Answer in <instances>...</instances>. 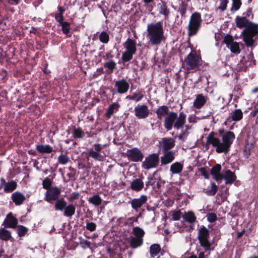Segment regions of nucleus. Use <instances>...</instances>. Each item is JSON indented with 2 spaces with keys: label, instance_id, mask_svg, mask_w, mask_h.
Instances as JSON below:
<instances>
[{
  "label": "nucleus",
  "instance_id": "9d476101",
  "mask_svg": "<svg viewBox=\"0 0 258 258\" xmlns=\"http://www.w3.org/2000/svg\"><path fill=\"white\" fill-rule=\"evenodd\" d=\"M209 236L208 230L205 227L201 228L199 231L198 238L201 246L204 247L206 250L210 249L211 244L208 240Z\"/></svg>",
  "mask_w": 258,
  "mask_h": 258
},
{
  "label": "nucleus",
  "instance_id": "c85d7f7f",
  "mask_svg": "<svg viewBox=\"0 0 258 258\" xmlns=\"http://www.w3.org/2000/svg\"><path fill=\"white\" fill-rule=\"evenodd\" d=\"M144 182L141 179H136L131 183V188L135 190L139 191L144 187Z\"/></svg>",
  "mask_w": 258,
  "mask_h": 258
},
{
  "label": "nucleus",
  "instance_id": "5701e85b",
  "mask_svg": "<svg viewBox=\"0 0 258 258\" xmlns=\"http://www.w3.org/2000/svg\"><path fill=\"white\" fill-rule=\"evenodd\" d=\"M12 199L15 205L18 206L22 205L26 198L21 192L16 191L12 195Z\"/></svg>",
  "mask_w": 258,
  "mask_h": 258
},
{
  "label": "nucleus",
  "instance_id": "f704fd0d",
  "mask_svg": "<svg viewBox=\"0 0 258 258\" xmlns=\"http://www.w3.org/2000/svg\"><path fill=\"white\" fill-rule=\"evenodd\" d=\"M177 231L179 232H183L190 231L188 228V225L184 222H178L175 224Z\"/></svg>",
  "mask_w": 258,
  "mask_h": 258
},
{
  "label": "nucleus",
  "instance_id": "4d7b16f0",
  "mask_svg": "<svg viewBox=\"0 0 258 258\" xmlns=\"http://www.w3.org/2000/svg\"><path fill=\"white\" fill-rule=\"evenodd\" d=\"M80 196L78 192H73L68 199L70 202H72L74 200L78 199Z\"/></svg>",
  "mask_w": 258,
  "mask_h": 258
},
{
  "label": "nucleus",
  "instance_id": "37998d69",
  "mask_svg": "<svg viewBox=\"0 0 258 258\" xmlns=\"http://www.w3.org/2000/svg\"><path fill=\"white\" fill-rule=\"evenodd\" d=\"M159 13L167 17L169 15V11L167 10V6L164 3L159 4Z\"/></svg>",
  "mask_w": 258,
  "mask_h": 258
},
{
  "label": "nucleus",
  "instance_id": "bb28decb",
  "mask_svg": "<svg viewBox=\"0 0 258 258\" xmlns=\"http://www.w3.org/2000/svg\"><path fill=\"white\" fill-rule=\"evenodd\" d=\"M36 149L40 153H51L53 151L52 148L49 145H37Z\"/></svg>",
  "mask_w": 258,
  "mask_h": 258
},
{
  "label": "nucleus",
  "instance_id": "f03ea898",
  "mask_svg": "<svg viewBox=\"0 0 258 258\" xmlns=\"http://www.w3.org/2000/svg\"><path fill=\"white\" fill-rule=\"evenodd\" d=\"M222 133H223V131H220L219 132L222 137V140L210 135L208 137V141L213 147L216 148V151L217 153L223 152L225 154H227L229 152L230 147L235 139V135L231 131L227 132L222 135L221 134Z\"/></svg>",
  "mask_w": 258,
  "mask_h": 258
},
{
  "label": "nucleus",
  "instance_id": "ea45409f",
  "mask_svg": "<svg viewBox=\"0 0 258 258\" xmlns=\"http://www.w3.org/2000/svg\"><path fill=\"white\" fill-rule=\"evenodd\" d=\"M88 201L90 203H91L95 206H99L102 202L101 198L97 195L89 198Z\"/></svg>",
  "mask_w": 258,
  "mask_h": 258
},
{
  "label": "nucleus",
  "instance_id": "8fccbe9b",
  "mask_svg": "<svg viewBox=\"0 0 258 258\" xmlns=\"http://www.w3.org/2000/svg\"><path fill=\"white\" fill-rule=\"evenodd\" d=\"M143 97L144 95L139 91L133 94L132 100L137 102L141 100Z\"/></svg>",
  "mask_w": 258,
  "mask_h": 258
},
{
  "label": "nucleus",
  "instance_id": "c756f323",
  "mask_svg": "<svg viewBox=\"0 0 258 258\" xmlns=\"http://www.w3.org/2000/svg\"><path fill=\"white\" fill-rule=\"evenodd\" d=\"M17 183L14 180H11L7 182L6 185L4 187V190L6 193L11 192L17 188Z\"/></svg>",
  "mask_w": 258,
  "mask_h": 258
},
{
  "label": "nucleus",
  "instance_id": "603ef678",
  "mask_svg": "<svg viewBox=\"0 0 258 258\" xmlns=\"http://www.w3.org/2000/svg\"><path fill=\"white\" fill-rule=\"evenodd\" d=\"M86 229L91 232L94 231L96 229V225L94 222H87L86 223Z\"/></svg>",
  "mask_w": 258,
  "mask_h": 258
},
{
  "label": "nucleus",
  "instance_id": "b1692460",
  "mask_svg": "<svg viewBox=\"0 0 258 258\" xmlns=\"http://www.w3.org/2000/svg\"><path fill=\"white\" fill-rule=\"evenodd\" d=\"M243 118V112L240 109H235L232 111L229 115V118L233 121H238Z\"/></svg>",
  "mask_w": 258,
  "mask_h": 258
},
{
  "label": "nucleus",
  "instance_id": "393cba45",
  "mask_svg": "<svg viewBox=\"0 0 258 258\" xmlns=\"http://www.w3.org/2000/svg\"><path fill=\"white\" fill-rule=\"evenodd\" d=\"M135 115L139 118H144L145 117V105H139L135 107Z\"/></svg>",
  "mask_w": 258,
  "mask_h": 258
},
{
  "label": "nucleus",
  "instance_id": "4be33fe9",
  "mask_svg": "<svg viewBox=\"0 0 258 258\" xmlns=\"http://www.w3.org/2000/svg\"><path fill=\"white\" fill-rule=\"evenodd\" d=\"M208 97L204 96L203 94H198L194 102V106L197 109L201 108L206 103Z\"/></svg>",
  "mask_w": 258,
  "mask_h": 258
},
{
  "label": "nucleus",
  "instance_id": "ddd939ff",
  "mask_svg": "<svg viewBox=\"0 0 258 258\" xmlns=\"http://www.w3.org/2000/svg\"><path fill=\"white\" fill-rule=\"evenodd\" d=\"M114 87L118 93L124 94L128 91L130 84L126 80L122 79L115 82Z\"/></svg>",
  "mask_w": 258,
  "mask_h": 258
},
{
  "label": "nucleus",
  "instance_id": "412c9836",
  "mask_svg": "<svg viewBox=\"0 0 258 258\" xmlns=\"http://www.w3.org/2000/svg\"><path fill=\"white\" fill-rule=\"evenodd\" d=\"M222 177V180H225L226 184H231L236 179L235 173L229 169L225 170Z\"/></svg>",
  "mask_w": 258,
  "mask_h": 258
},
{
  "label": "nucleus",
  "instance_id": "0e129e2a",
  "mask_svg": "<svg viewBox=\"0 0 258 258\" xmlns=\"http://www.w3.org/2000/svg\"><path fill=\"white\" fill-rule=\"evenodd\" d=\"M188 258H205V253L204 252H200L199 254L198 257L196 255H191Z\"/></svg>",
  "mask_w": 258,
  "mask_h": 258
},
{
  "label": "nucleus",
  "instance_id": "c9c22d12",
  "mask_svg": "<svg viewBox=\"0 0 258 258\" xmlns=\"http://www.w3.org/2000/svg\"><path fill=\"white\" fill-rule=\"evenodd\" d=\"M119 106V104L116 102L111 104L108 108L107 112H106V116L109 118L110 117L111 115L118 109Z\"/></svg>",
  "mask_w": 258,
  "mask_h": 258
},
{
  "label": "nucleus",
  "instance_id": "bf43d9fd",
  "mask_svg": "<svg viewBox=\"0 0 258 258\" xmlns=\"http://www.w3.org/2000/svg\"><path fill=\"white\" fill-rule=\"evenodd\" d=\"M200 120V118L195 114H191L188 118V120L190 123H196Z\"/></svg>",
  "mask_w": 258,
  "mask_h": 258
},
{
  "label": "nucleus",
  "instance_id": "cd10ccee",
  "mask_svg": "<svg viewBox=\"0 0 258 258\" xmlns=\"http://www.w3.org/2000/svg\"><path fill=\"white\" fill-rule=\"evenodd\" d=\"M169 113V108L165 105L160 106L156 110L157 116L159 119L167 116Z\"/></svg>",
  "mask_w": 258,
  "mask_h": 258
},
{
  "label": "nucleus",
  "instance_id": "2f4dec72",
  "mask_svg": "<svg viewBox=\"0 0 258 258\" xmlns=\"http://www.w3.org/2000/svg\"><path fill=\"white\" fill-rule=\"evenodd\" d=\"M56 202L54 204L55 210L56 211H62L67 205L66 201L63 198L58 199L56 200Z\"/></svg>",
  "mask_w": 258,
  "mask_h": 258
},
{
  "label": "nucleus",
  "instance_id": "680f3d73",
  "mask_svg": "<svg viewBox=\"0 0 258 258\" xmlns=\"http://www.w3.org/2000/svg\"><path fill=\"white\" fill-rule=\"evenodd\" d=\"M200 172L202 175H203L205 178L208 179L209 175L208 171L204 168H202L200 169Z\"/></svg>",
  "mask_w": 258,
  "mask_h": 258
},
{
  "label": "nucleus",
  "instance_id": "338daca9",
  "mask_svg": "<svg viewBox=\"0 0 258 258\" xmlns=\"http://www.w3.org/2000/svg\"><path fill=\"white\" fill-rule=\"evenodd\" d=\"M7 182H6L5 179L4 178H2L1 179V183H0V188H2L3 187H4Z\"/></svg>",
  "mask_w": 258,
  "mask_h": 258
},
{
  "label": "nucleus",
  "instance_id": "1a4fd4ad",
  "mask_svg": "<svg viewBox=\"0 0 258 258\" xmlns=\"http://www.w3.org/2000/svg\"><path fill=\"white\" fill-rule=\"evenodd\" d=\"M104 147V145L98 143L94 144L89 149L86 154L88 157H91L95 160L102 161L105 157V154L102 151Z\"/></svg>",
  "mask_w": 258,
  "mask_h": 258
},
{
  "label": "nucleus",
  "instance_id": "a211bd4d",
  "mask_svg": "<svg viewBox=\"0 0 258 258\" xmlns=\"http://www.w3.org/2000/svg\"><path fill=\"white\" fill-rule=\"evenodd\" d=\"M18 224V220L11 213L9 214L4 220L3 225L5 228H15Z\"/></svg>",
  "mask_w": 258,
  "mask_h": 258
},
{
  "label": "nucleus",
  "instance_id": "f8f14e48",
  "mask_svg": "<svg viewBox=\"0 0 258 258\" xmlns=\"http://www.w3.org/2000/svg\"><path fill=\"white\" fill-rule=\"evenodd\" d=\"M178 116L177 113L171 111L166 116L164 120V127L168 131L171 130L176 121L177 120Z\"/></svg>",
  "mask_w": 258,
  "mask_h": 258
},
{
  "label": "nucleus",
  "instance_id": "20e7f679",
  "mask_svg": "<svg viewBox=\"0 0 258 258\" xmlns=\"http://www.w3.org/2000/svg\"><path fill=\"white\" fill-rule=\"evenodd\" d=\"M186 114L183 112H180L178 117L174 124V127L177 130L181 129V133L179 135V139L185 140L189 134V131L191 126L186 124L184 125L186 121Z\"/></svg>",
  "mask_w": 258,
  "mask_h": 258
},
{
  "label": "nucleus",
  "instance_id": "49530a36",
  "mask_svg": "<svg viewBox=\"0 0 258 258\" xmlns=\"http://www.w3.org/2000/svg\"><path fill=\"white\" fill-rule=\"evenodd\" d=\"M218 190V186L214 182L211 183V189L207 190L205 193L208 196H214L216 194Z\"/></svg>",
  "mask_w": 258,
  "mask_h": 258
},
{
  "label": "nucleus",
  "instance_id": "f257e3e1",
  "mask_svg": "<svg viewBox=\"0 0 258 258\" xmlns=\"http://www.w3.org/2000/svg\"><path fill=\"white\" fill-rule=\"evenodd\" d=\"M235 22L237 27L245 28L241 32L243 41L247 46H251L254 43V37L258 34L257 25L249 21L244 17L237 16Z\"/></svg>",
  "mask_w": 258,
  "mask_h": 258
},
{
  "label": "nucleus",
  "instance_id": "e433bc0d",
  "mask_svg": "<svg viewBox=\"0 0 258 258\" xmlns=\"http://www.w3.org/2000/svg\"><path fill=\"white\" fill-rule=\"evenodd\" d=\"M161 250L160 246L158 244H152L150 246V253L151 256L154 257L156 256Z\"/></svg>",
  "mask_w": 258,
  "mask_h": 258
},
{
  "label": "nucleus",
  "instance_id": "3c124183",
  "mask_svg": "<svg viewBox=\"0 0 258 258\" xmlns=\"http://www.w3.org/2000/svg\"><path fill=\"white\" fill-rule=\"evenodd\" d=\"M43 187L44 189L48 190L51 185V181L48 178H45L42 182Z\"/></svg>",
  "mask_w": 258,
  "mask_h": 258
},
{
  "label": "nucleus",
  "instance_id": "052dcab7",
  "mask_svg": "<svg viewBox=\"0 0 258 258\" xmlns=\"http://www.w3.org/2000/svg\"><path fill=\"white\" fill-rule=\"evenodd\" d=\"M227 3V0H220V6H219V9L222 11L225 10L226 9Z\"/></svg>",
  "mask_w": 258,
  "mask_h": 258
},
{
  "label": "nucleus",
  "instance_id": "09e8293b",
  "mask_svg": "<svg viewBox=\"0 0 258 258\" xmlns=\"http://www.w3.org/2000/svg\"><path fill=\"white\" fill-rule=\"evenodd\" d=\"M62 26V31L63 33L66 35L69 33L70 30V24L68 22H64L61 24Z\"/></svg>",
  "mask_w": 258,
  "mask_h": 258
},
{
  "label": "nucleus",
  "instance_id": "6ab92c4d",
  "mask_svg": "<svg viewBox=\"0 0 258 258\" xmlns=\"http://www.w3.org/2000/svg\"><path fill=\"white\" fill-rule=\"evenodd\" d=\"M164 154L161 157L162 165H165L171 163L175 158V152L173 151L164 152Z\"/></svg>",
  "mask_w": 258,
  "mask_h": 258
},
{
  "label": "nucleus",
  "instance_id": "6e6d98bb",
  "mask_svg": "<svg viewBox=\"0 0 258 258\" xmlns=\"http://www.w3.org/2000/svg\"><path fill=\"white\" fill-rule=\"evenodd\" d=\"M241 5L240 0H232V9L237 11Z\"/></svg>",
  "mask_w": 258,
  "mask_h": 258
},
{
  "label": "nucleus",
  "instance_id": "a19ab883",
  "mask_svg": "<svg viewBox=\"0 0 258 258\" xmlns=\"http://www.w3.org/2000/svg\"><path fill=\"white\" fill-rule=\"evenodd\" d=\"M99 39L102 43H107L109 41V34L106 32L103 31L99 34Z\"/></svg>",
  "mask_w": 258,
  "mask_h": 258
},
{
  "label": "nucleus",
  "instance_id": "de8ad7c7",
  "mask_svg": "<svg viewBox=\"0 0 258 258\" xmlns=\"http://www.w3.org/2000/svg\"><path fill=\"white\" fill-rule=\"evenodd\" d=\"M18 234L19 236H24L28 232V229L26 227L19 225L18 226Z\"/></svg>",
  "mask_w": 258,
  "mask_h": 258
},
{
  "label": "nucleus",
  "instance_id": "473e14b6",
  "mask_svg": "<svg viewBox=\"0 0 258 258\" xmlns=\"http://www.w3.org/2000/svg\"><path fill=\"white\" fill-rule=\"evenodd\" d=\"M183 169V165L179 162H175L172 164L170 168V171L172 174H179Z\"/></svg>",
  "mask_w": 258,
  "mask_h": 258
},
{
  "label": "nucleus",
  "instance_id": "69168bd1",
  "mask_svg": "<svg viewBox=\"0 0 258 258\" xmlns=\"http://www.w3.org/2000/svg\"><path fill=\"white\" fill-rule=\"evenodd\" d=\"M113 57V55L112 54V52H107L105 54V57L106 59H110L112 58Z\"/></svg>",
  "mask_w": 258,
  "mask_h": 258
},
{
  "label": "nucleus",
  "instance_id": "774afa93",
  "mask_svg": "<svg viewBox=\"0 0 258 258\" xmlns=\"http://www.w3.org/2000/svg\"><path fill=\"white\" fill-rule=\"evenodd\" d=\"M58 10L59 11V14L63 16V14L64 12V9L61 7H58Z\"/></svg>",
  "mask_w": 258,
  "mask_h": 258
},
{
  "label": "nucleus",
  "instance_id": "a878e982",
  "mask_svg": "<svg viewBox=\"0 0 258 258\" xmlns=\"http://www.w3.org/2000/svg\"><path fill=\"white\" fill-rule=\"evenodd\" d=\"M145 203V196H142L139 199H135L132 200L131 204L134 209L137 210Z\"/></svg>",
  "mask_w": 258,
  "mask_h": 258
},
{
  "label": "nucleus",
  "instance_id": "e2e57ef3",
  "mask_svg": "<svg viewBox=\"0 0 258 258\" xmlns=\"http://www.w3.org/2000/svg\"><path fill=\"white\" fill-rule=\"evenodd\" d=\"M56 21L61 25L63 23H64L65 21H63V17L62 15H60L59 14L56 15L55 17Z\"/></svg>",
  "mask_w": 258,
  "mask_h": 258
},
{
  "label": "nucleus",
  "instance_id": "9b49d317",
  "mask_svg": "<svg viewBox=\"0 0 258 258\" xmlns=\"http://www.w3.org/2000/svg\"><path fill=\"white\" fill-rule=\"evenodd\" d=\"M61 194V189L58 187H51L46 191L45 195L44 200L49 203L52 201H56Z\"/></svg>",
  "mask_w": 258,
  "mask_h": 258
},
{
  "label": "nucleus",
  "instance_id": "864d4df0",
  "mask_svg": "<svg viewBox=\"0 0 258 258\" xmlns=\"http://www.w3.org/2000/svg\"><path fill=\"white\" fill-rule=\"evenodd\" d=\"M224 41L227 47L234 42L233 37L229 35H227L224 37Z\"/></svg>",
  "mask_w": 258,
  "mask_h": 258
},
{
  "label": "nucleus",
  "instance_id": "79ce46f5",
  "mask_svg": "<svg viewBox=\"0 0 258 258\" xmlns=\"http://www.w3.org/2000/svg\"><path fill=\"white\" fill-rule=\"evenodd\" d=\"M230 51L234 53L238 54L240 52L239 43L236 42H234L229 47Z\"/></svg>",
  "mask_w": 258,
  "mask_h": 258
},
{
  "label": "nucleus",
  "instance_id": "4468645a",
  "mask_svg": "<svg viewBox=\"0 0 258 258\" xmlns=\"http://www.w3.org/2000/svg\"><path fill=\"white\" fill-rule=\"evenodd\" d=\"M127 156L130 160L134 162L141 161L143 158L141 152L136 148L127 150Z\"/></svg>",
  "mask_w": 258,
  "mask_h": 258
},
{
  "label": "nucleus",
  "instance_id": "0eeeda50",
  "mask_svg": "<svg viewBox=\"0 0 258 258\" xmlns=\"http://www.w3.org/2000/svg\"><path fill=\"white\" fill-rule=\"evenodd\" d=\"M201 64V57L194 51H192L184 59V65L188 71L197 70Z\"/></svg>",
  "mask_w": 258,
  "mask_h": 258
},
{
  "label": "nucleus",
  "instance_id": "13d9d810",
  "mask_svg": "<svg viewBox=\"0 0 258 258\" xmlns=\"http://www.w3.org/2000/svg\"><path fill=\"white\" fill-rule=\"evenodd\" d=\"M207 220L210 222H214L217 219V215L214 213H208L207 215Z\"/></svg>",
  "mask_w": 258,
  "mask_h": 258
},
{
  "label": "nucleus",
  "instance_id": "dca6fc26",
  "mask_svg": "<svg viewBox=\"0 0 258 258\" xmlns=\"http://www.w3.org/2000/svg\"><path fill=\"white\" fill-rule=\"evenodd\" d=\"M175 140L171 138H164L162 139L160 144L163 152L168 151L175 146Z\"/></svg>",
  "mask_w": 258,
  "mask_h": 258
},
{
  "label": "nucleus",
  "instance_id": "a18cd8bd",
  "mask_svg": "<svg viewBox=\"0 0 258 258\" xmlns=\"http://www.w3.org/2000/svg\"><path fill=\"white\" fill-rule=\"evenodd\" d=\"M171 216L173 220L177 221L180 219L182 215L180 210H174L171 212Z\"/></svg>",
  "mask_w": 258,
  "mask_h": 258
},
{
  "label": "nucleus",
  "instance_id": "c03bdc74",
  "mask_svg": "<svg viewBox=\"0 0 258 258\" xmlns=\"http://www.w3.org/2000/svg\"><path fill=\"white\" fill-rule=\"evenodd\" d=\"M70 160L69 157L64 154H61L58 157V162L62 165H66Z\"/></svg>",
  "mask_w": 258,
  "mask_h": 258
},
{
  "label": "nucleus",
  "instance_id": "4c0bfd02",
  "mask_svg": "<svg viewBox=\"0 0 258 258\" xmlns=\"http://www.w3.org/2000/svg\"><path fill=\"white\" fill-rule=\"evenodd\" d=\"M73 136L75 139H82L84 137L85 133L81 128H75L73 130Z\"/></svg>",
  "mask_w": 258,
  "mask_h": 258
},
{
  "label": "nucleus",
  "instance_id": "f3484780",
  "mask_svg": "<svg viewBox=\"0 0 258 258\" xmlns=\"http://www.w3.org/2000/svg\"><path fill=\"white\" fill-rule=\"evenodd\" d=\"M159 158L158 154H153L146 158V169L157 167Z\"/></svg>",
  "mask_w": 258,
  "mask_h": 258
},
{
  "label": "nucleus",
  "instance_id": "39448f33",
  "mask_svg": "<svg viewBox=\"0 0 258 258\" xmlns=\"http://www.w3.org/2000/svg\"><path fill=\"white\" fill-rule=\"evenodd\" d=\"M201 15L198 12L194 13L190 16L187 26L188 35L193 36L197 34L202 25Z\"/></svg>",
  "mask_w": 258,
  "mask_h": 258
},
{
  "label": "nucleus",
  "instance_id": "7ed1b4c3",
  "mask_svg": "<svg viewBox=\"0 0 258 258\" xmlns=\"http://www.w3.org/2000/svg\"><path fill=\"white\" fill-rule=\"evenodd\" d=\"M147 31L149 44L152 45H160L164 39L162 23L158 22L148 24Z\"/></svg>",
  "mask_w": 258,
  "mask_h": 258
},
{
  "label": "nucleus",
  "instance_id": "aec40b11",
  "mask_svg": "<svg viewBox=\"0 0 258 258\" xmlns=\"http://www.w3.org/2000/svg\"><path fill=\"white\" fill-rule=\"evenodd\" d=\"M221 170V165L217 164L214 166L211 170V174L213 178L218 182H220L222 180V175L223 174L220 173Z\"/></svg>",
  "mask_w": 258,
  "mask_h": 258
},
{
  "label": "nucleus",
  "instance_id": "6e6552de",
  "mask_svg": "<svg viewBox=\"0 0 258 258\" xmlns=\"http://www.w3.org/2000/svg\"><path fill=\"white\" fill-rule=\"evenodd\" d=\"M144 231L139 227H135L133 230V236L130 237V245L133 248H136L143 243Z\"/></svg>",
  "mask_w": 258,
  "mask_h": 258
},
{
  "label": "nucleus",
  "instance_id": "7c9ffc66",
  "mask_svg": "<svg viewBox=\"0 0 258 258\" xmlns=\"http://www.w3.org/2000/svg\"><path fill=\"white\" fill-rule=\"evenodd\" d=\"M63 215L66 217H71L75 214V206L73 205L70 204L66 206L64 209Z\"/></svg>",
  "mask_w": 258,
  "mask_h": 258
},
{
  "label": "nucleus",
  "instance_id": "2eb2a0df",
  "mask_svg": "<svg viewBox=\"0 0 258 258\" xmlns=\"http://www.w3.org/2000/svg\"><path fill=\"white\" fill-rule=\"evenodd\" d=\"M182 218L185 223H188V227L189 230H193L195 228V222L197 219L195 214L191 212H188L182 215Z\"/></svg>",
  "mask_w": 258,
  "mask_h": 258
},
{
  "label": "nucleus",
  "instance_id": "423d86ee",
  "mask_svg": "<svg viewBox=\"0 0 258 258\" xmlns=\"http://www.w3.org/2000/svg\"><path fill=\"white\" fill-rule=\"evenodd\" d=\"M125 51L122 55V60L123 62H127L133 58V55L136 53V42L131 38H128L123 43Z\"/></svg>",
  "mask_w": 258,
  "mask_h": 258
},
{
  "label": "nucleus",
  "instance_id": "5fc2aeb1",
  "mask_svg": "<svg viewBox=\"0 0 258 258\" xmlns=\"http://www.w3.org/2000/svg\"><path fill=\"white\" fill-rule=\"evenodd\" d=\"M80 244L84 249L89 248L90 247V242L84 239H81L80 240Z\"/></svg>",
  "mask_w": 258,
  "mask_h": 258
},
{
  "label": "nucleus",
  "instance_id": "58836bf2",
  "mask_svg": "<svg viewBox=\"0 0 258 258\" xmlns=\"http://www.w3.org/2000/svg\"><path fill=\"white\" fill-rule=\"evenodd\" d=\"M104 67L107 69L110 73H112L113 70L116 68V63L113 60H109L108 61L104 63Z\"/></svg>",
  "mask_w": 258,
  "mask_h": 258
},
{
  "label": "nucleus",
  "instance_id": "72a5a7b5",
  "mask_svg": "<svg viewBox=\"0 0 258 258\" xmlns=\"http://www.w3.org/2000/svg\"><path fill=\"white\" fill-rule=\"evenodd\" d=\"M11 237V232L5 228L0 229V239L4 241L9 240Z\"/></svg>",
  "mask_w": 258,
  "mask_h": 258
}]
</instances>
